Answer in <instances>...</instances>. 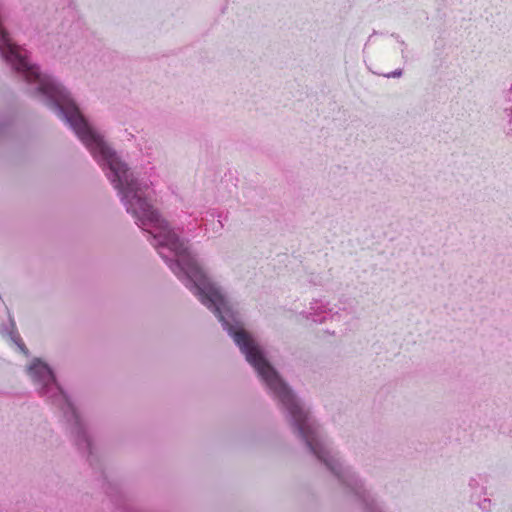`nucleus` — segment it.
Wrapping results in <instances>:
<instances>
[{
  "mask_svg": "<svg viewBox=\"0 0 512 512\" xmlns=\"http://www.w3.org/2000/svg\"><path fill=\"white\" fill-rule=\"evenodd\" d=\"M170 267H171V270H173L176 274H178V272L176 271V268H179V263H178V261H177V262H175V263H173V264H171V266H170Z\"/></svg>",
  "mask_w": 512,
  "mask_h": 512,
  "instance_id": "obj_3",
  "label": "nucleus"
},
{
  "mask_svg": "<svg viewBox=\"0 0 512 512\" xmlns=\"http://www.w3.org/2000/svg\"><path fill=\"white\" fill-rule=\"evenodd\" d=\"M29 373L33 380L47 387L55 383V377L47 364L37 360L29 368Z\"/></svg>",
  "mask_w": 512,
  "mask_h": 512,
  "instance_id": "obj_2",
  "label": "nucleus"
},
{
  "mask_svg": "<svg viewBox=\"0 0 512 512\" xmlns=\"http://www.w3.org/2000/svg\"><path fill=\"white\" fill-rule=\"evenodd\" d=\"M186 274L193 281L200 301L213 310L224 328L233 337L241 352L245 354L246 360L255 368L258 375L286 407L300 436L305 440L311 451L333 472L337 473L332 457H329V453L316 437L314 426L309 423L308 414L299 406L291 390L265 359L259 345L242 327H235L226 320L224 314H229L231 309L224 295L209 281L200 268L190 266Z\"/></svg>",
  "mask_w": 512,
  "mask_h": 512,
  "instance_id": "obj_1",
  "label": "nucleus"
}]
</instances>
